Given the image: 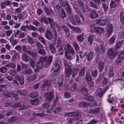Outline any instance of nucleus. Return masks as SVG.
Segmentation results:
<instances>
[{
  "instance_id": "f257e3e1",
  "label": "nucleus",
  "mask_w": 124,
  "mask_h": 124,
  "mask_svg": "<svg viewBox=\"0 0 124 124\" xmlns=\"http://www.w3.org/2000/svg\"><path fill=\"white\" fill-rule=\"evenodd\" d=\"M64 49L65 56L67 59H70L71 58V55L69 51L72 55H74L75 54V51L73 49L70 45L68 44L67 45V48H64Z\"/></svg>"
},
{
  "instance_id": "f03ea898",
  "label": "nucleus",
  "mask_w": 124,
  "mask_h": 124,
  "mask_svg": "<svg viewBox=\"0 0 124 124\" xmlns=\"http://www.w3.org/2000/svg\"><path fill=\"white\" fill-rule=\"evenodd\" d=\"M63 64L65 68V72L66 77L69 78L71 74V69L70 67L71 65V64L66 61H65L63 62Z\"/></svg>"
},
{
  "instance_id": "7ed1b4c3",
  "label": "nucleus",
  "mask_w": 124,
  "mask_h": 124,
  "mask_svg": "<svg viewBox=\"0 0 124 124\" xmlns=\"http://www.w3.org/2000/svg\"><path fill=\"white\" fill-rule=\"evenodd\" d=\"M48 20L49 21L51 27L55 28L56 27L59 29H60V27L58 26L56 23H54L52 19L49 18H47L45 17H44L42 18L41 20V22H44L46 24H47L48 23Z\"/></svg>"
},
{
  "instance_id": "20e7f679",
  "label": "nucleus",
  "mask_w": 124,
  "mask_h": 124,
  "mask_svg": "<svg viewBox=\"0 0 124 124\" xmlns=\"http://www.w3.org/2000/svg\"><path fill=\"white\" fill-rule=\"evenodd\" d=\"M60 5L63 7H65V8L67 12V13L70 14L71 12V9L70 7L69 3L67 2H65V3L64 2L65 0H58Z\"/></svg>"
},
{
  "instance_id": "39448f33",
  "label": "nucleus",
  "mask_w": 124,
  "mask_h": 124,
  "mask_svg": "<svg viewBox=\"0 0 124 124\" xmlns=\"http://www.w3.org/2000/svg\"><path fill=\"white\" fill-rule=\"evenodd\" d=\"M86 98L87 100L90 101L88 103L90 106L93 107L97 105L95 101L93 100V98L92 96H88L87 98Z\"/></svg>"
},
{
  "instance_id": "423d86ee",
  "label": "nucleus",
  "mask_w": 124,
  "mask_h": 124,
  "mask_svg": "<svg viewBox=\"0 0 124 124\" xmlns=\"http://www.w3.org/2000/svg\"><path fill=\"white\" fill-rule=\"evenodd\" d=\"M58 44L57 46L58 47V51L61 55H62L63 53V51L62 48V43L61 42V40L60 39H58Z\"/></svg>"
},
{
  "instance_id": "0eeeda50",
  "label": "nucleus",
  "mask_w": 124,
  "mask_h": 124,
  "mask_svg": "<svg viewBox=\"0 0 124 124\" xmlns=\"http://www.w3.org/2000/svg\"><path fill=\"white\" fill-rule=\"evenodd\" d=\"M21 48L23 49L24 52H26L28 54L34 57H36L37 55L36 53H33L29 51H27L26 50V47L24 46H22Z\"/></svg>"
},
{
  "instance_id": "6e6552de",
  "label": "nucleus",
  "mask_w": 124,
  "mask_h": 124,
  "mask_svg": "<svg viewBox=\"0 0 124 124\" xmlns=\"http://www.w3.org/2000/svg\"><path fill=\"white\" fill-rule=\"evenodd\" d=\"M52 92H49L46 93L45 95V97L46 98L47 100H50L53 97Z\"/></svg>"
},
{
  "instance_id": "1a4fd4ad",
  "label": "nucleus",
  "mask_w": 124,
  "mask_h": 124,
  "mask_svg": "<svg viewBox=\"0 0 124 124\" xmlns=\"http://www.w3.org/2000/svg\"><path fill=\"white\" fill-rule=\"evenodd\" d=\"M43 66V63L42 62H38L37 63V68L34 70L35 72H37L38 71V70L41 69Z\"/></svg>"
},
{
  "instance_id": "9d476101",
  "label": "nucleus",
  "mask_w": 124,
  "mask_h": 124,
  "mask_svg": "<svg viewBox=\"0 0 124 124\" xmlns=\"http://www.w3.org/2000/svg\"><path fill=\"white\" fill-rule=\"evenodd\" d=\"M107 22L106 20L101 19L97 21L96 23L99 25L103 26L105 25Z\"/></svg>"
},
{
  "instance_id": "9b49d317",
  "label": "nucleus",
  "mask_w": 124,
  "mask_h": 124,
  "mask_svg": "<svg viewBox=\"0 0 124 124\" xmlns=\"http://www.w3.org/2000/svg\"><path fill=\"white\" fill-rule=\"evenodd\" d=\"M53 68L54 72H58L60 70V67L59 65L56 63L54 65Z\"/></svg>"
},
{
  "instance_id": "f8f14e48",
  "label": "nucleus",
  "mask_w": 124,
  "mask_h": 124,
  "mask_svg": "<svg viewBox=\"0 0 124 124\" xmlns=\"http://www.w3.org/2000/svg\"><path fill=\"white\" fill-rule=\"evenodd\" d=\"M45 36L47 39H50L53 37V36L50 31L47 30L46 32Z\"/></svg>"
},
{
  "instance_id": "ddd939ff",
  "label": "nucleus",
  "mask_w": 124,
  "mask_h": 124,
  "mask_svg": "<svg viewBox=\"0 0 124 124\" xmlns=\"http://www.w3.org/2000/svg\"><path fill=\"white\" fill-rule=\"evenodd\" d=\"M49 82L47 80H46L43 82V84L41 86V89L42 90H44V88H47L48 86Z\"/></svg>"
},
{
  "instance_id": "4468645a",
  "label": "nucleus",
  "mask_w": 124,
  "mask_h": 124,
  "mask_svg": "<svg viewBox=\"0 0 124 124\" xmlns=\"http://www.w3.org/2000/svg\"><path fill=\"white\" fill-rule=\"evenodd\" d=\"M10 53H12L15 54L12 57L13 59L14 60L16 58H17V59L19 58V56L18 55V53L15 50H11L10 51Z\"/></svg>"
},
{
  "instance_id": "2eb2a0df",
  "label": "nucleus",
  "mask_w": 124,
  "mask_h": 124,
  "mask_svg": "<svg viewBox=\"0 0 124 124\" xmlns=\"http://www.w3.org/2000/svg\"><path fill=\"white\" fill-rule=\"evenodd\" d=\"M16 80H17L19 82L21 85H23L24 84V78L23 77H19L18 76H16L15 78Z\"/></svg>"
},
{
  "instance_id": "dca6fc26",
  "label": "nucleus",
  "mask_w": 124,
  "mask_h": 124,
  "mask_svg": "<svg viewBox=\"0 0 124 124\" xmlns=\"http://www.w3.org/2000/svg\"><path fill=\"white\" fill-rule=\"evenodd\" d=\"M69 26L70 28L76 32L80 33L81 31L80 29L78 28L73 27L69 24Z\"/></svg>"
},
{
  "instance_id": "f3484780",
  "label": "nucleus",
  "mask_w": 124,
  "mask_h": 124,
  "mask_svg": "<svg viewBox=\"0 0 124 124\" xmlns=\"http://www.w3.org/2000/svg\"><path fill=\"white\" fill-rule=\"evenodd\" d=\"M94 53L92 51L90 52L87 55L86 57L87 60L89 61L93 58Z\"/></svg>"
},
{
  "instance_id": "a211bd4d",
  "label": "nucleus",
  "mask_w": 124,
  "mask_h": 124,
  "mask_svg": "<svg viewBox=\"0 0 124 124\" xmlns=\"http://www.w3.org/2000/svg\"><path fill=\"white\" fill-rule=\"evenodd\" d=\"M90 16L91 18H95L98 17V15L95 11H93L91 13Z\"/></svg>"
},
{
  "instance_id": "6ab92c4d",
  "label": "nucleus",
  "mask_w": 124,
  "mask_h": 124,
  "mask_svg": "<svg viewBox=\"0 0 124 124\" xmlns=\"http://www.w3.org/2000/svg\"><path fill=\"white\" fill-rule=\"evenodd\" d=\"M53 57L52 56H50L48 58V60L46 62V65L45 67H47L51 63L53 59Z\"/></svg>"
},
{
  "instance_id": "aec40b11",
  "label": "nucleus",
  "mask_w": 124,
  "mask_h": 124,
  "mask_svg": "<svg viewBox=\"0 0 124 124\" xmlns=\"http://www.w3.org/2000/svg\"><path fill=\"white\" fill-rule=\"evenodd\" d=\"M62 28L64 29L65 32L66 33L67 37H69L70 34L68 28L66 26L64 25L62 26Z\"/></svg>"
},
{
  "instance_id": "412c9836",
  "label": "nucleus",
  "mask_w": 124,
  "mask_h": 124,
  "mask_svg": "<svg viewBox=\"0 0 124 124\" xmlns=\"http://www.w3.org/2000/svg\"><path fill=\"white\" fill-rule=\"evenodd\" d=\"M22 59L23 61L27 62L29 60L30 58L26 54H23L22 56Z\"/></svg>"
},
{
  "instance_id": "4be33fe9",
  "label": "nucleus",
  "mask_w": 124,
  "mask_h": 124,
  "mask_svg": "<svg viewBox=\"0 0 124 124\" xmlns=\"http://www.w3.org/2000/svg\"><path fill=\"white\" fill-rule=\"evenodd\" d=\"M100 108H97L95 109L94 110H91L90 111V112L92 114H96L98 113L99 112Z\"/></svg>"
},
{
  "instance_id": "5701e85b",
  "label": "nucleus",
  "mask_w": 124,
  "mask_h": 124,
  "mask_svg": "<svg viewBox=\"0 0 124 124\" xmlns=\"http://www.w3.org/2000/svg\"><path fill=\"white\" fill-rule=\"evenodd\" d=\"M96 92L95 95H99L100 97L102 96L103 93V92L101 88H99Z\"/></svg>"
},
{
  "instance_id": "b1692460",
  "label": "nucleus",
  "mask_w": 124,
  "mask_h": 124,
  "mask_svg": "<svg viewBox=\"0 0 124 124\" xmlns=\"http://www.w3.org/2000/svg\"><path fill=\"white\" fill-rule=\"evenodd\" d=\"M104 31L103 29L102 28L99 27H97V29L96 32L99 34H101L103 33Z\"/></svg>"
},
{
  "instance_id": "393cba45",
  "label": "nucleus",
  "mask_w": 124,
  "mask_h": 124,
  "mask_svg": "<svg viewBox=\"0 0 124 124\" xmlns=\"http://www.w3.org/2000/svg\"><path fill=\"white\" fill-rule=\"evenodd\" d=\"M78 3L79 5L81 7L82 10L83 11L85 12V9L83 3L81 0H80L78 1Z\"/></svg>"
},
{
  "instance_id": "a878e982",
  "label": "nucleus",
  "mask_w": 124,
  "mask_h": 124,
  "mask_svg": "<svg viewBox=\"0 0 124 124\" xmlns=\"http://www.w3.org/2000/svg\"><path fill=\"white\" fill-rule=\"evenodd\" d=\"M85 79L86 81H91L92 80L91 75L89 73H86L85 77Z\"/></svg>"
},
{
  "instance_id": "bb28decb",
  "label": "nucleus",
  "mask_w": 124,
  "mask_h": 124,
  "mask_svg": "<svg viewBox=\"0 0 124 124\" xmlns=\"http://www.w3.org/2000/svg\"><path fill=\"white\" fill-rule=\"evenodd\" d=\"M90 28V31L92 32H96L97 29V27H95L94 26L92 25H90L89 26Z\"/></svg>"
},
{
  "instance_id": "cd10ccee",
  "label": "nucleus",
  "mask_w": 124,
  "mask_h": 124,
  "mask_svg": "<svg viewBox=\"0 0 124 124\" xmlns=\"http://www.w3.org/2000/svg\"><path fill=\"white\" fill-rule=\"evenodd\" d=\"M49 48L51 52L52 53H55V50L53 45L51 44H50L49 46Z\"/></svg>"
},
{
  "instance_id": "c85d7f7f",
  "label": "nucleus",
  "mask_w": 124,
  "mask_h": 124,
  "mask_svg": "<svg viewBox=\"0 0 124 124\" xmlns=\"http://www.w3.org/2000/svg\"><path fill=\"white\" fill-rule=\"evenodd\" d=\"M88 103V102H81L79 104V106L81 107H88V106H89Z\"/></svg>"
},
{
  "instance_id": "c756f323",
  "label": "nucleus",
  "mask_w": 124,
  "mask_h": 124,
  "mask_svg": "<svg viewBox=\"0 0 124 124\" xmlns=\"http://www.w3.org/2000/svg\"><path fill=\"white\" fill-rule=\"evenodd\" d=\"M78 72V70L77 69H73V75L72 76V77L74 78L77 75Z\"/></svg>"
},
{
  "instance_id": "7c9ffc66",
  "label": "nucleus",
  "mask_w": 124,
  "mask_h": 124,
  "mask_svg": "<svg viewBox=\"0 0 124 124\" xmlns=\"http://www.w3.org/2000/svg\"><path fill=\"white\" fill-rule=\"evenodd\" d=\"M103 63L102 62H100L99 64L98 68L99 70L100 71H102L103 68Z\"/></svg>"
},
{
  "instance_id": "2f4dec72",
  "label": "nucleus",
  "mask_w": 124,
  "mask_h": 124,
  "mask_svg": "<svg viewBox=\"0 0 124 124\" xmlns=\"http://www.w3.org/2000/svg\"><path fill=\"white\" fill-rule=\"evenodd\" d=\"M23 73L24 74H26L29 75L32 74V72L31 69H29L25 70L23 72Z\"/></svg>"
},
{
  "instance_id": "473e14b6",
  "label": "nucleus",
  "mask_w": 124,
  "mask_h": 124,
  "mask_svg": "<svg viewBox=\"0 0 124 124\" xmlns=\"http://www.w3.org/2000/svg\"><path fill=\"white\" fill-rule=\"evenodd\" d=\"M54 8H56L57 9L59 13H60L61 11L63 10L62 8L59 5H56L54 7Z\"/></svg>"
},
{
  "instance_id": "72a5a7b5",
  "label": "nucleus",
  "mask_w": 124,
  "mask_h": 124,
  "mask_svg": "<svg viewBox=\"0 0 124 124\" xmlns=\"http://www.w3.org/2000/svg\"><path fill=\"white\" fill-rule=\"evenodd\" d=\"M69 18L70 22L73 24L76 25V23L73 16H71Z\"/></svg>"
},
{
  "instance_id": "f704fd0d",
  "label": "nucleus",
  "mask_w": 124,
  "mask_h": 124,
  "mask_svg": "<svg viewBox=\"0 0 124 124\" xmlns=\"http://www.w3.org/2000/svg\"><path fill=\"white\" fill-rule=\"evenodd\" d=\"M81 92L85 95H87L88 93V91L85 87L83 88L81 90Z\"/></svg>"
},
{
  "instance_id": "c9c22d12",
  "label": "nucleus",
  "mask_w": 124,
  "mask_h": 124,
  "mask_svg": "<svg viewBox=\"0 0 124 124\" xmlns=\"http://www.w3.org/2000/svg\"><path fill=\"white\" fill-rule=\"evenodd\" d=\"M85 67L83 68L79 72V75L81 76H83L85 73Z\"/></svg>"
},
{
  "instance_id": "e433bc0d",
  "label": "nucleus",
  "mask_w": 124,
  "mask_h": 124,
  "mask_svg": "<svg viewBox=\"0 0 124 124\" xmlns=\"http://www.w3.org/2000/svg\"><path fill=\"white\" fill-rule=\"evenodd\" d=\"M109 54V57L110 56L111 58H113L115 57L116 54L112 50H110V51Z\"/></svg>"
},
{
  "instance_id": "4c0bfd02",
  "label": "nucleus",
  "mask_w": 124,
  "mask_h": 124,
  "mask_svg": "<svg viewBox=\"0 0 124 124\" xmlns=\"http://www.w3.org/2000/svg\"><path fill=\"white\" fill-rule=\"evenodd\" d=\"M94 39V36L93 35H90L88 38V40L90 44H92Z\"/></svg>"
},
{
  "instance_id": "58836bf2",
  "label": "nucleus",
  "mask_w": 124,
  "mask_h": 124,
  "mask_svg": "<svg viewBox=\"0 0 124 124\" xmlns=\"http://www.w3.org/2000/svg\"><path fill=\"white\" fill-rule=\"evenodd\" d=\"M61 11L60 13H59L60 15L61 18H64L66 16V15L65 12L63 9Z\"/></svg>"
},
{
  "instance_id": "ea45409f",
  "label": "nucleus",
  "mask_w": 124,
  "mask_h": 124,
  "mask_svg": "<svg viewBox=\"0 0 124 124\" xmlns=\"http://www.w3.org/2000/svg\"><path fill=\"white\" fill-rule=\"evenodd\" d=\"M113 31L112 25L111 24H109V35L112 34Z\"/></svg>"
},
{
  "instance_id": "a19ab883",
  "label": "nucleus",
  "mask_w": 124,
  "mask_h": 124,
  "mask_svg": "<svg viewBox=\"0 0 124 124\" xmlns=\"http://www.w3.org/2000/svg\"><path fill=\"white\" fill-rule=\"evenodd\" d=\"M74 47L76 50L77 51L79 50V47L78 44L76 42H74L73 44Z\"/></svg>"
},
{
  "instance_id": "79ce46f5",
  "label": "nucleus",
  "mask_w": 124,
  "mask_h": 124,
  "mask_svg": "<svg viewBox=\"0 0 124 124\" xmlns=\"http://www.w3.org/2000/svg\"><path fill=\"white\" fill-rule=\"evenodd\" d=\"M110 71H109V77H112L114 76V73L113 72V68H110L109 69Z\"/></svg>"
},
{
  "instance_id": "37998d69",
  "label": "nucleus",
  "mask_w": 124,
  "mask_h": 124,
  "mask_svg": "<svg viewBox=\"0 0 124 124\" xmlns=\"http://www.w3.org/2000/svg\"><path fill=\"white\" fill-rule=\"evenodd\" d=\"M77 38L78 41L79 42L82 41L83 39V35H80L77 36Z\"/></svg>"
},
{
  "instance_id": "c03bdc74",
  "label": "nucleus",
  "mask_w": 124,
  "mask_h": 124,
  "mask_svg": "<svg viewBox=\"0 0 124 124\" xmlns=\"http://www.w3.org/2000/svg\"><path fill=\"white\" fill-rule=\"evenodd\" d=\"M16 65L13 63H9L6 65V66L7 67H11L13 68H14L16 67Z\"/></svg>"
},
{
  "instance_id": "a18cd8bd",
  "label": "nucleus",
  "mask_w": 124,
  "mask_h": 124,
  "mask_svg": "<svg viewBox=\"0 0 124 124\" xmlns=\"http://www.w3.org/2000/svg\"><path fill=\"white\" fill-rule=\"evenodd\" d=\"M31 103L34 105L37 104L39 102V101L37 99H36L34 100H31Z\"/></svg>"
},
{
  "instance_id": "49530a36",
  "label": "nucleus",
  "mask_w": 124,
  "mask_h": 124,
  "mask_svg": "<svg viewBox=\"0 0 124 124\" xmlns=\"http://www.w3.org/2000/svg\"><path fill=\"white\" fill-rule=\"evenodd\" d=\"M37 93L36 92H34L31 93L29 94V96L31 98H34L37 96Z\"/></svg>"
},
{
  "instance_id": "de8ad7c7",
  "label": "nucleus",
  "mask_w": 124,
  "mask_h": 124,
  "mask_svg": "<svg viewBox=\"0 0 124 124\" xmlns=\"http://www.w3.org/2000/svg\"><path fill=\"white\" fill-rule=\"evenodd\" d=\"M61 111V109L60 107H57L55 108L54 111V112L56 114L59 113Z\"/></svg>"
},
{
  "instance_id": "09e8293b",
  "label": "nucleus",
  "mask_w": 124,
  "mask_h": 124,
  "mask_svg": "<svg viewBox=\"0 0 124 124\" xmlns=\"http://www.w3.org/2000/svg\"><path fill=\"white\" fill-rule=\"evenodd\" d=\"M65 115L68 116H73L75 115V113L73 112H67L65 114Z\"/></svg>"
},
{
  "instance_id": "8fccbe9b",
  "label": "nucleus",
  "mask_w": 124,
  "mask_h": 124,
  "mask_svg": "<svg viewBox=\"0 0 124 124\" xmlns=\"http://www.w3.org/2000/svg\"><path fill=\"white\" fill-rule=\"evenodd\" d=\"M116 6V5L115 3L113 1H112L110 5V6L111 8L115 7Z\"/></svg>"
},
{
  "instance_id": "3c124183",
  "label": "nucleus",
  "mask_w": 124,
  "mask_h": 124,
  "mask_svg": "<svg viewBox=\"0 0 124 124\" xmlns=\"http://www.w3.org/2000/svg\"><path fill=\"white\" fill-rule=\"evenodd\" d=\"M77 85L76 84H74L71 87L70 90L72 91H74L76 89Z\"/></svg>"
},
{
  "instance_id": "603ef678",
  "label": "nucleus",
  "mask_w": 124,
  "mask_h": 124,
  "mask_svg": "<svg viewBox=\"0 0 124 124\" xmlns=\"http://www.w3.org/2000/svg\"><path fill=\"white\" fill-rule=\"evenodd\" d=\"M123 60V59L118 56L116 59V62L117 64H118L120 62H121Z\"/></svg>"
},
{
  "instance_id": "864d4df0",
  "label": "nucleus",
  "mask_w": 124,
  "mask_h": 124,
  "mask_svg": "<svg viewBox=\"0 0 124 124\" xmlns=\"http://www.w3.org/2000/svg\"><path fill=\"white\" fill-rule=\"evenodd\" d=\"M38 53L42 55H44L46 54L45 51L43 50L40 49L38 51Z\"/></svg>"
},
{
  "instance_id": "5fc2aeb1",
  "label": "nucleus",
  "mask_w": 124,
  "mask_h": 124,
  "mask_svg": "<svg viewBox=\"0 0 124 124\" xmlns=\"http://www.w3.org/2000/svg\"><path fill=\"white\" fill-rule=\"evenodd\" d=\"M28 41L30 44H32L34 42V39L30 37L29 36L28 37Z\"/></svg>"
},
{
  "instance_id": "6e6d98bb",
  "label": "nucleus",
  "mask_w": 124,
  "mask_h": 124,
  "mask_svg": "<svg viewBox=\"0 0 124 124\" xmlns=\"http://www.w3.org/2000/svg\"><path fill=\"white\" fill-rule=\"evenodd\" d=\"M115 38L114 36H112L110 39L109 41L111 44L114 43L115 40Z\"/></svg>"
},
{
  "instance_id": "4d7b16f0",
  "label": "nucleus",
  "mask_w": 124,
  "mask_h": 124,
  "mask_svg": "<svg viewBox=\"0 0 124 124\" xmlns=\"http://www.w3.org/2000/svg\"><path fill=\"white\" fill-rule=\"evenodd\" d=\"M86 53L84 51L83 52H80L79 53V55L81 58H83L85 55Z\"/></svg>"
},
{
  "instance_id": "13d9d810",
  "label": "nucleus",
  "mask_w": 124,
  "mask_h": 124,
  "mask_svg": "<svg viewBox=\"0 0 124 124\" xmlns=\"http://www.w3.org/2000/svg\"><path fill=\"white\" fill-rule=\"evenodd\" d=\"M104 50L102 48H98V49L96 50V52L99 53H104Z\"/></svg>"
},
{
  "instance_id": "bf43d9fd",
  "label": "nucleus",
  "mask_w": 124,
  "mask_h": 124,
  "mask_svg": "<svg viewBox=\"0 0 124 124\" xmlns=\"http://www.w3.org/2000/svg\"><path fill=\"white\" fill-rule=\"evenodd\" d=\"M122 44V42L121 41L117 43L116 44V49L119 48L121 46Z\"/></svg>"
},
{
  "instance_id": "052dcab7",
  "label": "nucleus",
  "mask_w": 124,
  "mask_h": 124,
  "mask_svg": "<svg viewBox=\"0 0 124 124\" xmlns=\"http://www.w3.org/2000/svg\"><path fill=\"white\" fill-rule=\"evenodd\" d=\"M38 39L42 43L45 44V40L44 38L41 36H39L38 37Z\"/></svg>"
},
{
  "instance_id": "680f3d73",
  "label": "nucleus",
  "mask_w": 124,
  "mask_h": 124,
  "mask_svg": "<svg viewBox=\"0 0 124 124\" xmlns=\"http://www.w3.org/2000/svg\"><path fill=\"white\" fill-rule=\"evenodd\" d=\"M0 71L2 73H4L6 72L7 71V69L6 68L3 67L0 69Z\"/></svg>"
},
{
  "instance_id": "e2e57ef3",
  "label": "nucleus",
  "mask_w": 124,
  "mask_h": 124,
  "mask_svg": "<svg viewBox=\"0 0 124 124\" xmlns=\"http://www.w3.org/2000/svg\"><path fill=\"white\" fill-rule=\"evenodd\" d=\"M9 73L11 75H14L16 73V71L15 70H10L9 71Z\"/></svg>"
},
{
  "instance_id": "0e129e2a",
  "label": "nucleus",
  "mask_w": 124,
  "mask_h": 124,
  "mask_svg": "<svg viewBox=\"0 0 124 124\" xmlns=\"http://www.w3.org/2000/svg\"><path fill=\"white\" fill-rule=\"evenodd\" d=\"M71 4H72L74 9H75L76 10H77V5L75 3V2H72L71 3Z\"/></svg>"
},
{
  "instance_id": "69168bd1",
  "label": "nucleus",
  "mask_w": 124,
  "mask_h": 124,
  "mask_svg": "<svg viewBox=\"0 0 124 124\" xmlns=\"http://www.w3.org/2000/svg\"><path fill=\"white\" fill-rule=\"evenodd\" d=\"M90 3L92 7L97 8H98L99 7V6H97L93 2H91Z\"/></svg>"
},
{
  "instance_id": "338daca9",
  "label": "nucleus",
  "mask_w": 124,
  "mask_h": 124,
  "mask_svg": "<svg viewBox=\"0 0 124 124\" xmlns=\"http://www.w3.org/2000/svg\"><path fill=\"white\" fill-rule=\"evenodd\" d=\"M119 56L122 59L124 58V51L120 52Z\"/></svg>"
},
{
  "instance_id": "774afa93",
  "label": "nucleus",
  "mask_w": 124,
  "mask_h": 124,
  "mask_svg": "<svg viewBox=\"0 0 124 124\" xmlns=\"http://www.w3.org/2000/svg\"><path fill=\"white\" fill-rule=\"evenodd\" d=\"M119 35L121 38H124V30L120 32Z\"/></svg>"
}]
</instances>
